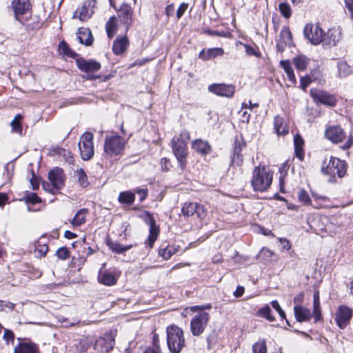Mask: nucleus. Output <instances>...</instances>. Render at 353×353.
<instances>
[{"instance_id":"6e6d98bb","label":"nucleus","mask_w":353,"mask_h":353,"mask_svg":"<svg viewBox=\"0 0 353 353\" xmlns=\"http://www.w3.org/2000/svg\"><path fill=\"white\" fill-rule=\"evenodd\" d=\"M312 80L310 77H301V87L303 90H305L307 87L310 84Z\"/></svg>"},{"instance_id":"7c9ffc66","label":"nucleus","mask_w":353,"mask_h":353,"mask_svg":"<svg viewBox=\"0 0 353 353\" xmlns=\"http://www.w3.org/2000/svg\"><path fill=\"white\" fill-rule=\"evenodd\" d=\"M294 151L296 156L303 160L304 157L303 145L304 141L299 134H296L294 138Z\"/></svg>"},{"instance_id":"5fc2aeb1","label":"nucleus","mask_w":353,"mask_h":353,"mask_svg":"<svg viewBox=\"0 0 353 353\" xmlns=\"http://www.w3.org/2000/svg\"><path fill=\"white\" fill-rule=\"evenodd\" d=\"M188 3H181V5L179 6V8L177 9V11H176L177 19H180L183 16L184 12L188 9Z\"/></svg>"},{"instance_id":"2f4dec72","label":"nucleus","mask_w":353,"mask_h":353,"mask_svg":"<svg viewBox=\"0 0 353 353\" xmlns=\"http://www.w3.org/2000/svg\"><path fill=\"white\" fill-rule=\"evenodd\" d=\"M313 316L315 322L320 321L322 318L319 300V293L318 291L314 292L313 296Z\"/></svg>"},{"instance_id":"8fccbe9b","label":"nucleus","mask_w":353,"mask_h":353,"mask_svg":"<svg viewBox=\"0 0 353 353\" xmlns=\"http://www.w3.org/2000/svg\"><path fill=\"white\" fill-rule=\"evenodd\" d=\"M56 255L59 259L65 260L70 257V252L68 248L62 247L57 250Z\"/></svg>"},{"instance_id":"603ef678","label":"nucleus","mask_w":353,"mask_h":353,"mask_svg":"<svg viewBox=\"0 0 353 353\" xmlns=\"http://www.w3.org/2000/svg\"><path fill=\"white\" fill-rule=\"evenodd\" d=\"M26 201L28 203L35 204L40 203L41 199L35 193H30L27 196Z\"/></svg>"},{"instance_id":"c03bdc74","label":"nucleus","mask_w":353,"mask_h":353,"mask_svg":"<svg viewBox=\"0 0 353 353\" xmlns=\"http://www.w3.org/2000/svg\"><path fill=\"white\" fill-rule=\"evenodd\" d=\"M175 253V249L172 247L166 246L161 248L159 250V254L164 260H168Z\"/></svg>"},{"instance_id":"4c0bfd02","label":"nucleus","mask_w":353,"mask_h":353,"mask_svg":"<svg viewBox=\"0 0 353 353\" xmlns=\"http://www.w3.org/2000/svg\"><path fill=\"white\" fill-rule=\"evenodd\" d=\"M116 17H112L105 25V30L109 38H112L117 32Z\"/></svg>"},{"instance_id":"412c9836","label":"nucleus","mask_w":353,"mask_h":353,"mask_svg":"<svg viewBox=\"0 0 353 353\" xmlns=\"http://www.w3.org/2000/svg\"><path fill=\"white\" fill-rule=\"evenodd\" d=\"M223 54L224 50L221 48H212L207 50L203 49L199 52V58L203 61H208L217 57H221Z\"/></svg>"},{"instance_id":"ea45409f","label":"nucleus","mask_w":353,"mask_h":353,"mask_svg":"<svg viewBox=\"0 0 353 353\" xmlns=\"http://www.w3.org/2000/svg\"><path fill=\"white\" fill-rule=\"evenodd\" d=\"M59 50L61 54L68 57L74 58L77 54L73 52L66 42L62 41L59 44Z\"/></svg>"},{"instance_id":"c756f323","label":"nucleus","mask_w":353,"mask_h":353,"mask_svg":"<svg viewBox=\"0 0 353 353\" xmlns=\"http://www.w3.org/2000/svg\"><path fill=\"white\" fill-rule=\"evenodd\" d=\"M88 214V209L83 208L79 210L77 212L74 218L70 221V223L74 227H78L83 225L86 221V216Z\"/></svg>"},{"instance_id":"864d4df0","label":"nucleus","mask_w":353,"mask_h":353,"mask_svg":"<svg viewBox=\"0 0 353 353\" xmlns=\"http://www.w3.org/2000/svg\"><path fill=\"white\" fill-rule=\"evenodd\" d=\"M134 193L140 195V201H143L148 196V190L145 188H137L134 189Z\"/></svg>"},{"instance_id":"aec40b11","label":"nucleus","mask_w":353,"mask_h":353,"mask_svg":"<svg viewBox=\"0 0 353 353\" xmlns=\"http://www.w3.org/2000/svg\"><path fill=\"white\" fill-rule=\"evenodd\" d=\"M325 137L332 142L337 143L343 141L345 138L343 130L339 126H332L325 131Z\"/></svg>"},{"instance_id":"c85d7f7f","label":"nucleus","mask_w":353,"mask_h":353,"mask_svg":"<svg viewBox=\"0 0 353 353\" xmlns=\"http://www.w3.org/2000/svg\"><path fill=\"white\" fill-rule=\"evenodd\" d=\"M274 130L278 135H285L288 133V127L285 122L283 117L280 116H276L274 117Z\"/></svg>"},{"instance_id":"58836bf2","label":"nucleus","mask_w":353,"mask_h":353,"mask_svg":"<svg viewBox=\"0 0 353 353\" xmlns=\"http://www.w3.org/2000/svg\"><path fill=\"white\" fill-rule=\"evenodd\" d=\"M23 119L21 114H17L14 119L11 121L10 125L12 127V132L18 133L19 134H22L23 128L21 123V121Z\"/></svg>"},{"instance_id":"6ab92c4d","label":"nucleus","mask_w":353,"mask_h":353,"mask_svg":"<svg viewBox=\"0 0 353 353\" xmlns=\"http://www.w3.org/2000/svg\"><path fill=\"white\" fill-rule=\"evenodd\" d=\"M292 45V36L291 32L288 28H283L280 32L279 38L276 43L278 50L283 52L287 46L290 47Z\"/></svg>"},{"instance_id":"dca6fc26","label":"nucleus","mask_w":353,"mask_h":353,"mask_svg":"<svg viewBox=\"0 0 353 353\" xmlns=\"http://www.w3.org/2000/svg\"><path fill=\"white\" fill-rule=\"evenodd\" d=\"M132 9L127 3H123L118 10V16L122 23L125 26L126 31L132 23Z\"/></svg>"},{"instance_id":"bf43d9fd","label":"nucleus","mask_w":353,"mask_h":353,"mask_svg":"<svg viewBox=\"0 0 353 353\" xmlns=\"http://www.w3.org/2000/svg\"><path fill=\"white\" fill-rule=\"evenodd\" d=\"M261 253L263 254V256L266 259H271V258L273 256L274 253L271 250L267 248H263L261 251Z\"/></svg>"},{"instance_id":"de8ad7c7","label":"nucleus","mask_w":353,"mask_h":353,"mask_svg":"<svg viewBox=\"0 0 353 353\" xmlns=\"http://www.w3.org/2000/svg\"><path fill=\"white\" fill-rule=\"evenodd\" d=\"M195 215L200 220H203L208 215V209L202 204L196 203Z\"/></svg>"},{"instance_id":"f3484780","label":"nucleus","mask_w":353,"mask_h":353,"mask_svg":"<svg viewBox=\"0 0 353 353\" xmlns=\"http://www.w3.org/2000/svg\"><path fill=\"white\" fill-rule=\"evenodd\" d=\"M341 39V31L339 28H332L328 30L326 34L323 33V45L325 46H334Z\"/></svg>"},{"instance_id":"e2e57ef3","label":"nucleus","mask_w":353,"mask_h":353,"mask_svg":"<svg viewBox=\"0 0 353 353\" xmlns=\"http://www.w3.org/2000/svg\"><path fill=\"white\" fill-rule=\"evenodd\" d=\"M279 241L281 243L283 249H285L286 250H290L291 244L288 239L281 238V239H279Z\"/></svg>"},{"instance_id":"3c124183","label":"nucleus","mask_w":353,"mask_h":353,"mask_svg":"<svg viewBox=\"0 0 353 353\" xmlns=\"http://www.w3.org/2000/svg\"><path fill=\"white\" fill-rule=\"evenodd\" d=\"M205 32L210 36H217L221 37H226L228 34H229L228 32L225 31H216V30H211L210 29L205 30Z\"/></svg>"},{"instance_id":"37998d69","label":"nucleus","mask_w":353,"mask_h":353,"mask_svg":"<svg viewBox=\"0 0 353 353\" xmlns=\"http://www.w3.org/2000/svg\"><path fill=\"white\" fill-rule=\"evenodd\" d=\"M92 341L88 338L83 337L81 339L77 344H76L77 351L79 353L84 352L90 347Z\"/></svg>"},{"instance_id":"a18cd8bd","label":"nucleus","mask_w":353,"mask_h":353,"mask_svg":"<svg viewBox=\"0 0 353 353\" xmlns=\"http://www.w3.org/2000/svg\"><path fill=\"white\" fill-rule=\"evenodd\" d=\"M258 314L260 316L266 319L268 321L272 322L275 320L274 317L271 314V309L269 305H265L259 310Z\"/></svg>"},{"instance_id":"774afa93","label":"nucleus","mask_w":353,"mask_h":353,"mask_svg":"<svg viewBox=\"0 0 353 353\" xmlns=\"http://www.w3.org/2000/svg\"><path fill=\"white\" fill-rule=\"evenodd\" d=\"M244 288L242 286H238L234 292V296L236 298L240 297L244 293Z\"/></svg>"},{"instance_id":"c9c22d12","label":"nucleus","mask_w":353,"mask_h":353,"mask_svg":"<svg viewBox=\"0 0 353 353\" xmlns=\"http://www.w3.org/2000/svg\"><path fill=\"white\" fill-rule=\"evenodd\" d=\"M118 199L120 203L130 205L134 201V193L130 191L121 192Z\"/></svg>"},{"instance_id":"cd10ccee","label":"nucleus","mask_w":353,"mask_h":353,"mask_svg":"<svg viewBox=\"0 0 353 353\" xmlns=\"http://www.w3.org/2000/svg\"><path fill=\"white\" fill-rule=\"evenodd\" d=\"M98 281L99 283L105 285L111 286L116 284L117 278L111 272L105 271L103 272H100L99 273Z\"/></svg>"},{"instance_id":"4be33fe9","label":"nucleus","mask_w":353,"mask_h":353,"mask_svg":"<svg viewBox=\"0 0 353 353\" xmlns=\"http://www.w3.org/2000/svg\"><path fill=\"white\" fill-rule=\"evenodd\" d=\"M294 312L295 318L299 322L307 321L312 317L310 310L301 305H296L294 307Z\"/></svg>"},{"instance_id":"72a5a7b5","label":"nucleus","mask_w":353,"mask_h":353,"mask_svg":"<svg viewBox=\"0 0 353 353\" xmlns=\"http://www.w3.org/2000/svg\"><path fill=\"white\" fill-rule=\"evenodd\" d=\"M108 245L112 252L117 254H123L125 251L131 249L132 247V245H123L120 243L112 241L108 242Z\"/></svg>"},{"instance_id":"49530a36","label":"nucleus","mask_w":353,"mask_h":353,"mask_svg":"<svg viewBox=\"0 0 353 353\" xmlns=\"http://www.w3.org/2000/svg\"><path fill=\"white\" fill-rule=\"evenodd\" d=\"M279 9L281 15L285 19H289L292 15V9L288 3H281L279 5Z\"/></svg>"},{"instance_id":"a19ab883","label":"nucleus","mask_w":353,"mask_h":353,"mask_svg":"<svg viewBox=\"0 0 353 353\" xmlns=\"http://www.w3.org/2000/svg\"><path fill=\"white\" fill-rule=\"evenodd\" d=\"M75 176L78 182L81 187L85 188L88 185L89 182L87 175L82 168L77 169L75 172Z\"/></svg>"},{"instance_id":"4d7b16f0","label":"nucleus","mask_w":353,"mask_h":353,"mask_svg":"<svg viewBox=\"0 0 353 353\" xmlns=\"http://www.w3.org/2000/svg\"><path fill=\"white\" fill-rule=\"evenodd\" d=\"M345 6L348 10L350 18L353 19V0H344Z\"/></svg>"},{"instance_id":"39448f33","label":"nucleus","mask_w":353,"mask_h":353,"mask_svg":"<svg viewBox=\"0 0 353 353\" xmlns=\"http://www.w3.org/2000/svg\"><path fill=\"white\" fill-rule=\"evenodd\" d=\"M127 143L128 139L115 132H112L105 137L104 153L110 157L121 155Z\"/></svg>"},{"instance_id":"393cba45","label":"nucleus","mask_w":353,"mask_h":353,"mask_svg":"<svg viewBox=\"0 0 353 353\" xmlns=\"http://www.w3.org/2000/svg\"><path fill=\"white\" fill-rule=\"evenodd\" d=\"M192 147L196 152L203 156L210 153L212 150L211 145L209 143L202 139L194 141L192 143Z\"/></svg>"},{"instance_id":"6e6552de","label":"nucleus","mask_w":353,"mask_h":353,"mask_svg":"<svg viewBox=\"0 0 353 353\" xmlns=\"http://www.w3.org/2000/svg\"><path fill=\"white\" fill-rule=\"evenodd\" d=\"M80 154L83 160H89L94 155L93 134L85 132L81 137L79 142Z\"/></svg>"},{"instance_id":"1a4fd4ad","label":"nucleus","mask_w":353,"mask_h":353,"mask_svg":"<svg viewBox=\"0 0 353 353\" xmlns=\"http://www.w3.org/2000/svg\"><path fill=\"white\" fill-rule=\"evenodd\" d=\"M210 321V314L202 312L196 314L190 321V330L193 336L201 335L206 328Z\"/></svg>"},{"instance_id":"423d86ee","label":"nucleus","mask_w":353,"mask_h":353,"mask_svg":"<svg viewBox=\"0 0 353 353\" xmlns=\"http://www.w3.org/2000/svg\"><path fill=\"white\" fill-rule=\"evenodd\" d=\"M48 179L50 184L43 183V188L48 192L55 194L63 186L64 184V176L63 170L59 168H56L50 170L48 174Z\"/></svg>"},{"instance_id":"09e8293b","label":"nucleus","mask_w":353,"mask_h":353,"mask_svg":"<svg viewBox=\"0 0 353 353\" xmlns=\"http://www.w3.org/2000/svg\"><path fill=\"white\" fill-rule=\"evenodd\" d=\"M298 198L299 201H301L304 205H310L311 200L307 192L304 190H301L298 193Z\"/></svg>"},{"instance_id":"13d9d810","label":"nucleus","mask_w":353,"mask_h":353,"mask_svg":"<svg viewBox=\"0 0 353 353\" xmlns=\"http://www.w3.org/2000/svg\"><path fill=\"white\" fill-rule=\"evenodd\" d=\"M210 308H211V305H195V306H192V307H188V308L185 309V310H190L192 312H195V311H197V310H205V309H210Z\"/></svg>"},{"instance_id":"9d476101","label":"nucleus","mask_w":353,"mask_h":353,"mask_svg":"<svg viewBox=\"0 0 353 353\" xmlns=\"http://www.w3.org/2000/svg\"><path fill=\"white\" fill-rule=\"evenodd\" d=\"M141 217L150 225V234L145 241V244L150 248H152L159 233V227L157 226L156 221L153 216L149 212L145 211L141 215Z\"/></svg>"},{"instance_id":"bb28decb","label":"nucleus","mask_w":353,"mask_h":353,"mask_svg":"<svg viewBox=\"0 0 353 353\" xmlns=\"http://www.w3.org/2000/svg\"><path fill=\"white\" fill-rule=\"evenodd\" d=\"M77 38L81 43L85 46H90L93 41L91 31L88 28H79L77 32Z\"/></svg>"},{"instance_id":"79ce46f5","label":"nucleus","mask_w":353,"mask_h":353,"mask_svg":"<svg viewBox=\"0 0 353 353\" xmlns=\"http://www.w3.org/2000/svg\"><path fill=\"white\" fill-rule=\"evenodd\" d=\"M253 353H267L266 341L261 339L252 345Z\"/></svg>"},{"instance_id":"a878e982","label":"nucleus","mask_w":353,"mask_h":353,"mask_svg":"<svg viewBox=\"0 0 353 353\" xmlns=\"http://www.w3.org/2000/svg\"><path fill=\"white\" fill-rule=\"evenodd\" d=\"M14 353H39V352L37 345L22 342L14 347Z\"/></svg>"},{"instance_id":"680f3d73","label":"nucleus","mask_w":353,"mask_h":353,"mask_svg":"<svg viewBox=\"0 0 353 353\" xmlns=\"http://www.w3.org/2000/svg\"><path fill=\"white\" fill-rule=\"evenodd\" d=\"M245 52L249 55H254L256 57H259V53L256 52V51L249 45L245 44L244 46Z\"/></svg>"},{"instance_id":"a211bd4d","label":"nucleus","mask_w":353,"mask_h":353,"mask_svg":"<svg viewBox=\"0 0 353 353\" xmlns=\"http://www.w3.org/2000/svg\"><path fill=\"white\" fill-rule=\"evenodd\" d=\"M93 1H85L83 4L74 13L73 18H78L81 21H85L90 19L93 13Z\"/></svg>"},{"instance_id":"052dcab7","label":"nucleus","mask_w":353,"mask_h":353,"mask_svg":"<svg viewBox=\"0 0 353 353\" xmlns=\"http://www.w3.org/2000/svg\"><path fill=\"white\" fill-rule=\"evenodd\" d=\"M280 65L285 70V73L289 72V70H292V68L290 65V63L289 61H281Z\"/></svg>"},{"instance_id":"7ed1b4c3","label":"nucleus","mask_w":353,"mask_h":353,"mask_svg":"<svg viewBox=\"0 0 353 353\" xmlns=\"http://www.w3.org/2000/svg\"><path fill=\"white\" fill-rule=\"evenodd\" d=\"M347 165L345 161L331 157L328 163L325 165H322L321 172L324 175L328 177V182L335 183L336 174H337L339 178H343L347 172Z\"/></svg>"},{"instance_id":"ddd939ff","label":"nucleus","mask_w":353,"mask_h":353,"mask_svg":"<svg viewBox=\"0 0 353 353\" xmlns=\"http://www.w3.org/2000/svg\"><path fill=\"white\" fill-rule=\"evenodd\" d=\"M352 316V310L347 306L341 305L336 312L335 321L341 329H344L349 324Z\"/></svg>"},{"instance_id":"2eb2a0df","label":"nucleus","mask_w":353,"mask_h":353,"mask_svg":"<svg viewBox=\"0 0 353 353\" xmlns=\"http://www.w3.org/2000/svg\"><path fill=\"white\" fill-rule=\"evenodd\" d=\"M208 90L218 96L232 97L234 94L235 88L232 85L214 83L208 87Z\"/></svg>"},{"instance_id":"f257e3e1","label":"nucleus","mask_w":353,"mask_h":353,"mask_svg":"<svg viewBox=\"0 0 353 353\" xmlns=\"http://www.w3.org/2000/svg\"><path fill=\"white\" fill-rule=\"evenodd\" d=\"M273 179V172L265 166L255 167L251 181L252 185L255 191L263 192L271 185Z\"/></svg>"},{"instance_id":"5701e85b","label":"nucleus","mask_w":353,"mask_h":353,"mask_svg":"<svg viewBox=\"0 0 353 353\" xmlns=\"http://www.w3.org/2000/svg\"><path fill=\"white\" fill-rule=\"evenodd\" d=\"M12 8L17 18V15L23 14L30 9V0H13L12 1Z\"/></svg>"},{"instance_id":"338daca9","label":"nucleus","mask_w":353,"mask_h":353,"mask_svg":"<svg viewBox=\"0 0 353 353\" xmlns=\"http://www.w3.org/2000/svg\"><path fill=\"white\" fill-rule=\"evenodd\" d=\"M279 172L281 173V176H280V182L282 183V177L286 174L287 172V170H288V166H287V164L286 163H283L281 165V166L279 168Z\"/></svg>"},{"instance_id":"e433bc0d","label":"nucleus","mask_w":353,"mask_h":353,"mask_svg":"<svg viewBox=\"0 0 353 353\" xmlns=\"http://www.w3.org/2000/svg\"><path fill=\"white\" fill-rule=\"evenodd\" d=\"M293 62L297 70L304 71L308 65L309 59L302 55L294 58Z\"/></svg>"},{"instance_id":"0e129e2a","label":"nucleus","mask_w":353,"mask_h":353,"mask_svg":"<svg viewBox=\"0 0 353 353\" xmlns=\"http://www.w3.org/2000/svg\"><path fill=\"white\" fill-rule=\"evenodd\" d=\"M304 299V294L303 292L299 293L296 296H294L293 301L296 304H301L303 303Z\"/></svg>"},{"instance_id":"b1692460","label":"nucleus","mask_w":353,"mask_h":353,"mask_svg":"<svg viewBox=\"0 0 353 353\" xmlns=\"http://www.w3.org/2000/svg\"><path fill=\"white\" fill-rule=\"evenodd\" d=\"M129 46V41L126 37H117L112 46L113 52L119 55L123 54Z\"/></svg>"},{"instance_id":"69168bd1","label":"nucleus","mask_w":353,"mask_h":353,"mask_svg":"<svg viewBox=\"0 0 353 353\" xmlns=\"http://www.w3.org/2000/svg\"><path fill=\"white\" fill-rule=\"evenodd\" d=\"M286 74L288 76V78L289 79V81L292 83V84H295L296 82V77H295V75L294 74V71H293V69L289 70V72H286Z\"/></svg>"},{"instance_id":"0eeeda50","label":"nucleus","mask_w":353,"mask_h":353,"mask_svg":"<svg viewBox=\"0 0 353 353\" xmlns=\"http://www.w3.org/2000/svg\"><path fill=\"white\" fill-rule=\"evenodd\" d=\"M78 68L85 72L86 74L83 76V78L86 80H95L101 78L99 75L92 74L94 72L98 71L101 68V64L94 60H85L84 59H77L76 60Z\"/></svg>"},{"instance_id":"f704fd0d","label":"nucleus","mask_w":353,"mask_h":353,"mask_svg":"<svg viewBox=\"0 0 353 353\" xmlns=\"http://www.w3.org/2000/svg\"><path fill=\"white\" fill-rule=\"evenodd\" d=\"M196 210V203L190 202L183 204L181 212L184 216L189 217L195 215Z\"/></svg>"},{"instance_id":"473e14b6","label":"nucleus","mask_w":353,"mask_h":353,"mask_svg":"<svg viewBox=\"0 0 353 353\" xmlns=\"http://www.w3.org/2000/svg\"><path fill=\"white\" fill-rule=\"evenodd\" d=\"M338 77L340 78L346 77L351 74L352 67L349 65L346 61L339 60L337 61Z\"/></svg>"},{"instance_id":"9b49d317","label":"nucleus","mask_w":353,"mask_h":353,"mask_svg":"<svg viewBox=\"0 0 353 353\" xmlns=\"http://www.w3.org/2000/svg\"><path fill=\"white\" fill-rule=\"evenodd\" d=\"M323 30L317 24H307L304 28L305 37L314 45L323 42Z\"/></svg>"},{"instance_id":"f03ea898","label":"nucleus","mask_w":353,"mask_h":353,"mask_svg":"<svg viewBox=\"0 0 353 353\" xmlns=\"http://www.w3.org/2000/svg\"><path fill=\"white\" fill-rule=\"evenodd\" d=\"M167 345L172 353H180L185 345V340L183 330L175 325H170L166 328Z\"/></svg>"},{"instance_id":"4468645a","label":"nucleus","mask_w":353,"mask_h":353,"mask_svg":"<svg viewBox=\"0 0 353 353\" xmlns=\"http://www.w3.org/2000/svg\"><path fill=\"white\" fill-rule=\"evenodd\" d=\"M114 345V339L112 334H105L98 339L94 343V350L100 353H108L112 350Z\"/></svg>"},{"instance_id":"20e7f679","label":"nucleus","mask_w":353,"mask_h":353,"mask_svg":"<svg viewBox=\"0 0 353 353\" xmlns=\"http://www.w3.org/2000/svg\"><path fill=\"white\" fill-rule=\"evenodd\" d=\"M189 139V132L186 130H183L181 132L179 137H174L172 139L173 153L182 170L186 166V157L188 155L187 142Z\"/></svg>"},{"instance_id":"f8f14e48","label":"nucleus","mask_w":353,"mask_h":353,"mask_svg":"<svg viewBox=\"0 0 353 353\" xmlns=\"http://www.w3.org/2000/svg\"><path fill=\"white\" fill-rule=\"evenodd\" d=\"M310 95L316 103H319L330 107H334L336 104L335 97L323 90L311 89Z\"/></svg>"}]
</instances>
